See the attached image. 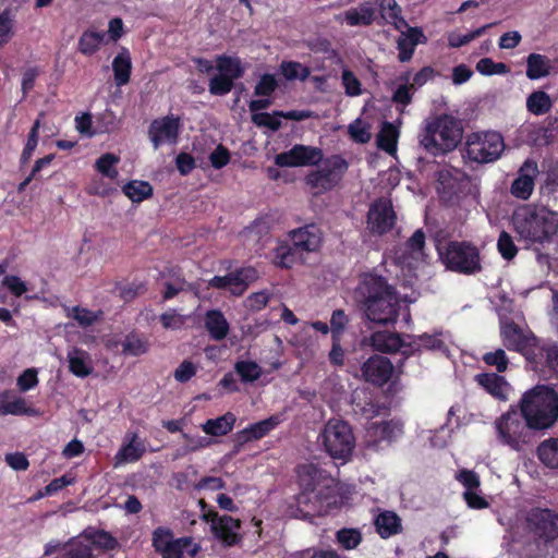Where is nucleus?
I'll return each instance as SVG.
<instances>
[{
  "label": "nucleus",
  "instance_id": "46",
  "mask_svg": "<svg viewBox=\"0 0 558 558\" xmlns=\"http://www.w3.org/2000/svg\"><path fill=\"white\" fill-rule=\"evenodd\" d=\"M352 405L355 413H360L366 418H373L379 414L380 407L372 398L364 395V398L354 396L352 399Z\"/></svg>",
  "mask_w": 558,
  "mask_h": 558
},
{
  "label": "nucleus",
  "instance_id": "18",
  "mask_svg": "<svg viewBox=\"0 0 558 558\" xmlns=\"http://www.w3.org/2000/svg\"><path fill=\"white\" fill-rule=\"evenodd\" d=\"M361 372L365 381L381 387L390 380L393 365L389 359L374 355L363 363Z\"/></svg>",
  "mask_w": 558,
  "mask_h": 558
},
{
  "label": "nucleus",
  "instance_id": "23",
  "mask_svg": "<svg viewBox=\"0 0 558 558\" xmlns=\"http://www.w3.org/2000/svg\"><path fill=\"white\" fill-rule=\"evenodd\" d=\"M37 414L38 411L34 407L28 405L24 398L17 397L14 391L3 390L0 392V416H35Z\"/></svg>",
  "mask_w": 558,
  "mask_h": 558
},
{
  "label": "nucleus",
  "instance_id": "41",
  "mask_svg": "<svg viewBox=\"0 0 558 558\" xmlns=\"http://www.w3.org/2000/svg\"><path fill=\"white\" fill-rule=\"evenodd\" d=\"M149 342L144 336L130 332L122 342V353L130 356H140L148 351Z\"/></svg>",
  "mask_w": 558,
  "mask_h": 558
},
{
  "label": "nucleus",
  "instance_id": "24",
  "mask_svg": "<svg viewBox=\"0 0 558 558\" xmlns=\"http://www.w3.org/2000/svg\"><path fill=\"white\" fill-rule=\"evenodd\" d=\"M535 353L539 355L535 361H531L530 365L534 371L548 369L558 376V343L539 341Z\"/></svg>",
  "mask_w": 558,
  "mask_h": 558
},
{
  "label": "nucleus",
  "instance_id": "58",
  "mask_svg": "<svg viewBox=\"0 0 558 558\" xmlns=\"http://www.w3.org/2000/svg\"><path fill=\"white\" fill-rule=\"evenodd\" d=\"M175 539L177 538H174L173 532L169 527L158 526L153 532V547L159 554H161L165 550V547H167V545L174 543Z\"/></svg>",
  "mask_w": 558,
  "mask_h": 558
},
{
  "label": "nucleus",
  "instance_id": "27",
  "mask_svg": "<svg viewBox=\"0 0 558 558\" xmlns=\"http://www.w3.org/2000/svg\"><path fill=\"white\" fill-rule=\"evenodd\" d=\"M113 77L117 86H124L130 82L132 73V58L126 47H121L112 61Z\"/></svg>",
  "mask_w": 558,
  "mask_h": 558
},
{
  "label": "nucleus",
  "instance_id": "25",
  "mask_svg": "<svg viewBox=\"0 0 558 558\" xmlns=\"http://www.w3.org/2000/svg\"><path fill=\"white\" fill-rule=\"evenodd\" d=\"M475 383L497 400H507L509 384L506 378L496 373H481L474 376Z\"/></svg>",
  "mask_w": 558,
  "mask_h": 558
},
{
  "label": "nucleus",
  "instance_id": "3",
  "mask_svg": "<svg viewBox=\"0 0 558 558\" xmlns=\"http://www.w3.org/2000/svg\"><path fill=\"white\" fill-rule=\"evenodd\" d=\"M462 137L461 121L453 116L441 113L424 121L418 142L426 153L437 157L454 150Z\"/></svg>",
  "mask_w": 558,
  "mask_h": 558
},
{
  "label": "nucleus",
  "instance_id": "36",
  "mask_svg": "<svg viewBox=\"0 0 558 558\" xmlns=\"http://www.w3.org/2000/svg\"><path fill=\"white\" fill-rule=\"evenodd\" d=\"M216 69L219 71V74L226 75L233 83L244 74L241 60L227 54H221L216 58Z\"/></svg>",
  "mask_w": 558,
  "mask_h": 558
},
{
  "label": "nucleus",
  "instance_id": "31",
  "mask_svg": "<svg viewBox=\"0 0 558 558\" xmlns=\"http://www.w3.org/2000/svg\"><path fill=\"white\" fill-rule=\"evenodd\" d=\"M105 32L94 29L84 31L77 40V51L86 57H92L99 51L106 39Z\"/></svg>",
  "mask_w": 558,
  "mask_h": 558
},
{
  "label": "nucleus",
  "instance_id": "32",
  "mask_svg": "<svg viewBox=\"0 0 558 558\" xmlns=\"http://www.w3.org/2000/svg\"><path fill=\"white\" fill-rule=\"evenodd\" d=\"M399 128L391 122L385 121L376 136L377 147L389 155L397 151Z\"/></svg>",
  "mask_w": 558,
  "mask_h": 558
},
{
  "label": "nucleus",
  "instance_id": "52",
  "mask_svg": "<svg viewBox=\"0 0 558 558\" xmlns=\"http://www.w3.org/2000/svg\"><path fill=\"white\" fill-rule=\"evenodd\" d=\"M350 324L349 316L341 308L335 310L330 317L331 338L342 339L344 331Z\"/></svg>",
  "mask_w": 558,
  "mask_h": 558
},
{
  "label": "nucleus",
  "instance_id": "43",
  "mask_svg": "<svg viewBox=\"0 0 558 558\" xmlns=\"http://www.w3.org/2000/svg\"><path fill=\"white\" fill-rule=\"evenodd\" d=\"M87 353L81 349L74 348L68 353L70 372L81 378L87 377L93 368L87 364Z\"/></svg>",
  "mask_w": 558,
  "mask_h": 558
},
{
  "label": "nucleus",
  "instance_id": "38",
  "mask_svg": "<svg viewBox=\"0 0 558 558\" xmlns=\"http://www.w3.org/2000/svg\"><path fill=\"white\" fill-rule=\"evenodd\" d=\"M344 20L350 26H368L375 20V11L369 3H363L359 9H350L345 11Z\"/></svg>",
  "mask_w": 558,
  "mask_h": 558
},
{
  "label": "nucleus",
  "instance_id": "2",
  "mask_svg": "<svg viewBox=\"0 0 558 558\" xmlns=\"http://www.w3.org/2000/svg\"><path fill=\"white\" fill-rule=\"evenodd\" d=\"M295 472L301 488L296 496L299 510L305 515L322 514L335 496L333 477L314 463L300 464Z\"/></svg>",
  "mask_w": 558,
  "mask_h": 558
},
{
  "label": "nucleus",
  "instance_id": "63",
  "mask_svg": "<svg viewBox=\"0 0 558 558\" xmlns=\"http://www.w3.org/2000/svg\"><path fill=\"white\" fill-rule=\"evenodd\" d=\"M234 87V83L223 74L214 75L209 81V93L215 96H225Z\"/></svg>",
  "mask_w": 558,
  "mask_h": 558
},
{
  "label": "nucleus",
  "instance_id": "7",
  "mask_svg": "<svg viewBox=\"0 0 558 558\" xmlns=\"http://www.w3.org/2000/svg\"><path fill=\"white\" fill-rule=\"evenodd\" d=\"M304 179L305 184L315 196L330 192L339 186L350 165L344 157L335 154L328 157L323 156V160Z\"/></svg>",
  "mask_w": 558,
  "mask_h": 558
},
{
  "label": "nucleus",
  "instance_id": "1",
  "mask_svg": "<svg viewBox=\"0 0 558 558\" xmlns=\"http://www.w3.org/2000/svg\"><path fill=\"white\" fill-rule=\"evenodd\" d=\"M354 300L365 317L376 324H395L401 301L397 289L380 275L364 274L354 290Z\"/></svg>",
  "mask_w": 558,
  "mask_h": 558
},
{
  "label": "nucleus",
  "instance_id": "19",
  "mask_svg": "<svg viewBox=\"0 0 558 558\" xmlns=\"http://www.w3.org/2000/svg\"><path fill=\"white\" fill-rule=\"evenodd\" d=\"M289 236L301 254L317 252L323 243V232L316 223L291 230Z\"/></svg>",
  "mask_w": 558,
  "mask_h": 558
},
{
  "label": "nucleus",
  "instance_id": "17",
  "mask_svg": "<svg viewBox=\"0 0 558 558\" xmlns=\"http://www.w3.org/2000/svg\"><path fill=\"white\" fill-rule=\"evenodd\" d=\"M538 172L537 162L533 159H526L519 168L517 178L511 183V195L518 199L527 201L533 194Z\"/></svg>",
  "mask_w": 558,
  "mask_h": 558
},
{
  "label": "nucleus",
  "instance_id": "22",
  "mask_svg": "<svg viewBox=\"0 0 558 558\" xmlns=\"http://www.w3.org/2000/svg\"><path fill=\"white\" fill-rule=\"evenodd\" d=\"M241 529V520L223 514L216 525L211 526L214 536L226 547H232L242 542V535L238 532Z\"/></svg>",
  "mask_w": 558,
  "mask_h": 558
},
{
  "label": "nucleus",
  "instance_id": "53",
  "mask_svg": "<svg viewBox=\"0 0 558 558\" xmlns=\"http://www.w3.org/2000/svg\"><path fill=\"white\" fill-rule=\"evenodd\" d=\"M341 84L344 93L349 97H356L362 95V83L356 75L348 68H344L341 73Z\"/></svg>",
  "mask_w": 558,
  "mask_h": 558
},
{
  "label": "nucleus",
  "instance_id": "33",
  "mask_svg": "<svg viewBox=\"0 0 558 558\" xmlns=\"http://www.w3.org/2000/svg\"><path fill=\"white\" fill-rule=\"evenodd\" d=\"M236 417L233 413L227 412L216 418H209L202 424L205 434L219 437L230 433L235 424Z\"/></svg>",
  "mask_w": 558,
  "mask_h": 558
},
{
  "label": "nucleus",
  "instance_id": "9",
  "mask_svg": "<svg viewBox=\"0 0 558 558\" xmlns=\"http://www.w3.org/2000/svg\"><path fill=\"white\" fill-rule=\"evenodd\" d=\"M320 440L325 451L335 460L348 461L355 448L351 426L341 420H330L325 425Z\"/></svg>",
  "mask_w": 558,
  "mask_h": 558
},
{
  "label": "nucleus",
  "instance_id": "59",
  "mask_svg": "<svg viewBox=\"0 0 558 558\" xmlns=\"http://www.w3.org/2000/svg\"><path fill=\"white\" fill-rule=\"evenodd\" d=\"M400 80L404 81V84L400 85L392 94V102L407 107L412 102L414 88L408 84L409 73L402 75Z\"/></svg>",
  "mask_w": 558,
  "mask_h": 558
},
{
  "label": "nucleus",
  "instance_id": "20",
  "mask_svg": "<svg viewBox=\"0 0 558 558\" xmlns=\"http://www.w3.org/2000/svg\"><path fill=\"white\" fill-rule=\"evenodd\" d=\"M403 435V424L399 420L383 421L379 423H373L367 428L368 441L373 446H379L380 442L385 441L391 444Z\"/></svg>",
  "mask_w": 558,
  "mask_h": 558
},
{
  "label": "nucleus",
  "instance_id": "34",
  "mask_svg": "<svg viewBox=\"0 0 558 558\" xmlns=\"http://www.w3.org/2000/svg\"><path fill=\"white\" fill-rule=\"evenodd\" d=\"M550 60L539 53H530L526 58V76L532 80H539L542 77H546L550 73Z\"/></svg>",
  "mask_w": 558,
  "mask_h": 558
},
{
  "label": "nucleus",
  "instance_id": "45",
  "mask_svg": "<svg viewBox=\"0 0 558 558\" xmlns=\"http://www.w3.org/2000/svg\"><path fill=\"white\" fill-rule=\"evenodd\" d=\"M14 15L10 8L0 12V49L14 36Z\"/></svg>",
  "mask_w": 558,
  "mask_h": 558
},
{
  "label": "nucleus",
  "instance_id": "10",
  "mask_svg": "<svg viewBox=\"0 0 558 558\" xmlns=\"http://www.w3.org/2000/svg\"><path fill=\"white\" fill-rule=\"evenodd\" d=\"M496 430L500 441L514 450H522L534 440V428L522 414L507 412L496 421Z\"/></svg>",
  "mask_w": 558,
  "mask_h": 558
},
{
  "label": "nucleus",
  "instance_id": "64",
  "mask_svg": "<svg viewBox=\"0 0 558 558\" xmlns=\"http://www.w3.org/2000/svg\"><path fill=\"white\" fill-rule=\"evenodd\" d=\"M290 558H344L333 549L306 548L295 551Z\"/></svg>",
  "mask_w": 558,
  "mask_h": 558
},
{
  "label": "nucleus",
  "instance_id": "21",
  "mask_svg": "<svg viewBox=\"0 0 558 558\" xmlns=\"http://www.w3.org/2000/svg\"><path fill=\"white\" fill-rule=\"evenodd\" d=\"M281 421L282 420L279 414H274L265 420L250 424L235 434V440L240 446L251 441L259 440L272 432L281 423Z\"/></svg>",
  "mask_w": 558,
  "mask_h": 558
},
{
  "label": "nucleus",
  "instance_id": "6",
  "mask_svg": "<svg viewBox=\"0 0 558 558\" xmlns=\"http://www.w3.org/2000/svg\"><path fill=\"white\" fill-rule=\"evenodd\" d=\"M439 258L446 269L471 276L483 270L478 247L471 241L452 240L444 246H438Z\"/></svg>",
  "mask_w": 558,
  "mask_h": 558
},
{
  "label": "nucleus",
  "instance_id": "5",
  "mask_svg": "<svg viewBox=\"0 0 558 558\" xmlns=\"http://www.w3.org/2000/svg\"><path fill=\"white\" fill-rule=\"evenodd\" d=\"M512 222L520 238L531 243H544L558 230V222L551 211L530 205L517 209Z\"/></svg>",
  "mask_w": 558,
  "mask_h": 558
},
{
  "label": "nucleus",
  "instance_id": "49",
  "mask_svg": "<svg viewBox=\"0 0 558 558\" xmlns=\"http://www.w3.org/2000/svg\"><path fill=\"white\" fill-rule=\"evenodd\" d=\"M120 158L111 153L102 154L95 163L96 170L102 175L113 180L118 177L116 165L119 163Z\"/></svg>",
  "mask_w": 558,
  "mask_h": 558
},
{
  "label": "nucleus",
  "instance_id": "35",
  "mask_svg": "<svg viewBox=\"0 0 558 558\" xmlns=\"http://www.w3.org/2000/svg\"><path fill=\"white\" fill-rule=\"evenodd\" d=\"M375 526L383 538H388L401 531V519L392 511H384L376 517Z\"/></svg>",
  "mask_w": 558,
  "mask_h": 558
},
{
  "label": "nucleus",
  "instance_id": "14",
  "mask_svg": "<svg viewBox=\"0 0 558 558\" xmlns=\"http://www.w3.org/2000/svg\"><path fill=\"white\" fill-rule=\"evenodd\" d=\"M181 128V118L172 113L153 120L148 128V136L154 148L158 149L163 144L175 145Z\"/></svg>",
  "mask_w": 558,
  "mask_h": 558
},
{
  "label": "nucleus",
  "instance_id": "60",
  "mask_svg": "<svg viewBox=\"0 0 558 558\" xmlns=\"http://www.w3.org/2000/svg\"><path fill=\"white\" fill-rule=\"evenodd\" d=\"M483 362L488 366L496 367L498 373H504L508 368L509 359L502 349H497L492 352H486L483 357Z\"/></svg>",
  "mask_w": 558,
  "mask_h": 558
},
{
  "label": "nucleus",
  "instance_id": "29",
  "mask_svg": "<svg viewBox=\"0 0 558 558\" xmlns=\"http://www.w3.org/2000/svg\"><path fill=\"white\" fill-rule=\"evenodd\" d=\"M201 550V546L198 544L193 543V538L191 536H182L167 545L165 550L160 554L161 558H183L184 551L192 558L196 557Z\"/></svg>",
  "mask_w": 558,
  "mask_h": 558
},
{
  "label": "nucleus",
  "instance_id": "62",
  "mask_svg": "<svg viewBox=\"0 0 558 558\" xmlns=\"http://www.w3.org/2000/svg\"><path fill=\"white\" fill-rule=\"evenodd\" d=\"M278 88V82L275 75L266 73L263 74L255 85L254 95L257 97H271Z\"/></svg>",
  "mask_w": 558,
  "mask_h": 558
},
{
  "label": "nucleus",
  "instance_id": "55",
  "mask_svg": "<svg viewBox=\"0 0 558 558\" xmlns=\"http://www.w3.org/2000/svg\"><path fill=\"white\" fill-rule=\"evenodd\" d=\"M337 542L347 550L356 548L362 542V534L356 529H341L337 532Z\"/></svg>",
  "mask_w": 558,
  "mask_h": 558
},
{
  "label": "nucleus",
  "instance_id": "39",
  "mask_svg": "<svg viewBox=\"0 0 558 558\" xmlns=\"http://www.w3.org/2000/svg\"><path fill=\"white\" fill-rule=\"evenodd\" d=\"M553 101L544 90H534L526 98V109L534 116H543L550 111Z\"/></svg>",
  "mask_w": 558,
  "mask_h": 558
},
{
  "label": "nucleus",
  "instance_id": "11",
  "mask_svg": "<svg viewBox=\"0 0 558 558\" xmlns=\"http://www.w3.org/2000/svg\"><path fill=\"white\" fill-rule=\"evenodd\" d=\"M500 338L507 350L520 353L527 364L539 356L535 351L541 339L531 329H523L513 320L501 324Z\"/></svg>",
  "mask_w": 558,
  "mask_h": 558
},
{
  "label": "nucleus",
  "instance_id": "30",
  "mask_svg": "<svg viewBox=\"0 0 558 558\" xmlns=\"http://www.w3.org/2000/svg\"><path fill=\"white\" fill-rule=\"evenodd\" d=\"M300 255L293 243L282 241L272 250V263L276 267L289 269L299 260Z\"/></svg>",
  "mask_w": 558,
  "mask_h": 558
},
{
  "label": "nucleus",
  "instance_id": "4",
  "mask_svg": "<svg viewBox=\"0 0 558 558\" xmlns=\"http://www.w3.org/2000/svg\"><path fill=\"white\" fill-rule=\"evenodd\" d=\"M520 409L531 427L548 429L558 421V392L547 385H536L522 396Z\"/></svg>",
  "mask_w": 558,
  "mask_h": 558
},
{
  "label": "nucleus",
  "instance_id": "61",
  "mask_svg": "<svg viewBox=\"0 0 558 558\" xmlns=\"http://www.w3.org/2000/svg\"><path fill=\"white\" fill-rule=\"evenodd\" d=\"M282 117H279L275 114V111L272 113L264 112V113H253L251 119L252 122L258 126V128H267L272 132H277L280 130L282 123L281 119Z\"/></svg>",
  "mask_w": 558,
  "mask_h": 558
},
{
  "label": "nucleus",
  "instance_id": "37",
  "mask_svg": "<svg viewBox=\"0 0 558 558\" xmlns=\"http://www.w3.org/2000/svg\"><path fill=\"white\" fill-rule=\"evenodd\" d=\"M536 454L539 461L550 469H558V438L550 437L542 441Z\"/></svg>",
  "mask_w": 558,
  "mask_h": 558
},
{
  "label": "nucleus",
  "instance_id": "15",
  "mask_svg": "<svg viewBox=\"0 0 558 558\" xmlns=\"http://www.w3.org/2000/svg\"><path fill=\"white\" fill-rule=\"evenodd\" d=\"M320 160H323L320 148L302 144H296L291 149L275 156V165L278 167L316 166Z\"/></svg>",
  "mask_w": 558,
  "mask_h": 558
},
{
  "label": "nucleus",
  "instance_id": "12",
  "mask_svg": "<svg viewBox=\"0 0 558 558\" xmlns=\"http://www.w3.org/2000/svg\"><path fill=\"white\" fill-rule=\"evenodd\" d=\"M524 526L538 544L547 545L558 538V512L533 507L525 514Z\"/></svg>",
  "mask_w": 558,
  "mask_h": 558
},
{
  "label": "nucleus",
  "instance_id": "8",
  "mask_svg": "<svg viewBox=\"0 0 558 558\" xmlns=\"http://www.w3.org/2000/svg\"><path fill=\"white\" fill-rule=\"evenodd\" d=\"M504 136L496 131L473 132L466 136L462 157L477 165L498 160L505 150Z\"/></svg>",
  "mask_w": 558,
  "mask_h": 558
},
{
  "label": "nucleus",
  "instance_id": "44",
  "mask_svg": "<svg viewBox=\"0 0 558 558\" xmlns=\"http://www.w3.org/2000/svg\"><path fill=\"white\" fill-rule=\"evenodd\" d=\"M305 46L314 53L327 54L329 59L337 58L339 63H342V59L339 57L338 50L332 48L331 41L322 36H316L305 40Z\"/></svg>",
  "mask_w": 558,
  "mask_h": 558
},
{
  "label": "nucleus",
  "instance_id": "50",
  "mask_svg": "<svg viewBox=\"0 0 558 558\" xmlns=\"http://www.w3.org/2000/svg\"><path fill=\"white\" fill-rule=\"evenodd\" d=\"M494 25H496V23H489L464 35L451 33L448 36V46L451 48H460L471 43L475 38L482 36L488 28L493 27Z\"/></svg>",
  "mask_w": 558,
  "mask_h": 558
},
{
  "label": "nucleus",
  "instance_id": "42",
  "mask_svg": "<svg viewBox=\"0 0 558 558\" xmlns=\"http://www.w3.org/2000/svg\"><path fill=\"white\" fill-rule=\"evenodd\" d=\"M441 333H422L418 336H410L407 338L410 340L408 343H415L414 347L417 349L414 350V354L421 351V348L433 350V351H444L447 349L446 343L440 339Z\"/></svg>",
  "mask_w": 558,
  "mask_h": 558
},
{
  "label": "nucleus",
  "instance_id": "40",
  "mask_svg": "<svg viewBox=\"0 0 558 558\" xmlns=\"http://www.w3.org/2000/svg\"><path fill=\"white\" fill-rule=\"evenodd\" d=\"M123 193L133 202L141 203L153 196V186L147 181L132 180L122 187Z\"/></svg>",
  "mask_w": 558,
  "mask_h": 558
},
{
  "label": "nucleus",
  "instance_id": "26",
  "mask_svg": "<svg viewBox=\"0 0 558 558\" xmlns=\"http://www.w3.org/2000/svg\"><path fill=\"white\" fill-rule=\"evenodd\" d=\"M229 290L233 295L240 296L248 288L250 283L258 278L257 270L254 267H241L227 274Z\"/></svg>",
  "mask_w": 558,
  "mask_h": 558
},
{
  "label": "nucleus",
  "instance_id": "47",
  "mask_svg": "<svg viewBox=\"0 0 558 558\" xmlns=\"http://www.w3.org/2000/svg\"><path fill=\"white\" fill-rule=\"evenodd\" d=\"M165 291L162 293V299L165 301L173 299L182 291H193L194 286L185 280L182 275L173 274V281H166L163 283Z\"/></svg>",
  "mask_w": 558,
  "mask_h": 558
},
{
  "label": "nucleus",
  "instance_id": "13",
  "mask_svg": "<svg viewBox=\"0 0 558 558\" xmlns=\"http://www.w3.org/2000/svg\"><path fill=\"white\" fill-rule=\"evenodd\" d=\"M397 222L392 203L388 198H378L367 213V228L372 234L384 235L390 232Z\"/></svg>",
  "mask_w": 558,
  "mask_h": 558
},
{
  "label": "nucleus",
  "instance_id": "48",
  "mask_svg": "<svg viewBox=\"0 0 558 558\" xmlns=\"http://www.w3.org/2000/svg\"><path fill=\"white\" fill-rule=\"evenodd\" d=\"M234 369L243 383H253L262 376V368L254 361H239Z\"/></svg>",
  "mask_w": 558,
  "mask_h": 558
},
{
  "label": "nucleus",
  "instance_id": "57",
  "mask_svg": "<svg viewBox=\"0 0 558 558\" xmlns=\"http://www.w3.org/2000/svg\"><path fill=\"white\" fill-rule=\"evenodd\" d=\"M497 250L506 260L513 259L518 254V247L512 236L507 231H501L497 240Z\"/></svg>",
  "mask_w": 558,
  "mask_h": 558
},
{
  "label": "nucleus",
  "instance_id": "54",
  "mask_svg": "<svg viewBox=\"0 0 558 558\" xmlns=\"http://www.w3.org/2000/svg\"><path fill=\"white\" fill-rule=\"evenodd\" d=\"M181 437L187 442L186 446H183L177 451L175 458L183 457L187 453L198 451L207 446H209L210 441L201 436H192L187 433L181 434Z\"/></svg>",
  "mask_w": 558,
  "mask_h": 558
},
{
  "label": "nucleus",
  "instance_id": "56",
  "mask_svg": "<svg viewBox=\"0 0 558 558\" xmlns=\"http://www.w3.org/2000/svg\"><path fill=\"white\" fill-rule=\"evenodd\" d=\"M476 71L482 75L507 74L510 68L504 62H495L492 58H483L476 63Z\"/></svg>",
  "mask_w": 558,
  "mask_h": 558
},
{
  "label": "nucleus",
  "instance_id": "51",
  "mask_svg": "<svg viewBox=\"0 0 558 558\" xmlns=\"http://www.w3.org/2000/svg\"><path fill=\"white\" fill-rule=\"evenodd\" d=\"M56 558H95V556L92 544L77 542L64 547Z\"/></svg>",
  "mask_w": 558,
  "mask_h": 558
},
{
  "label": "nucleus",
  "instance_id": "16",
  "mask_svg": "<svg viewBox=\"0 0 558 558\" xmlns=\"http://www.w3.org/2000/svg\"><path fill=\"white\" fill-rule=\"evenodd\" d=\"M371 345L375 351L383 353L401 352L405 356L414 355L415 343H408L405 339L398 332L375 331L369 338Z\"/></svg>",
  "mask_w": 558,
  "mask_h": 558
},
{
  "label": "nucleus",
  "instance_id": "28",
  "mask_svg": "<svg viewBox=\"0 0 558 558\" xmlns=\"http://www.w3.org/2000/svg\"><path fill=\"white\" fill-rule=\"evenodd\" d=\"M205 328L211 339L220 341L227 337L230 326L221 311L209 310L205 315Z\"/></svg>",
  "mask_w": 558,
  "mask_h": 558
}]
</instances>
